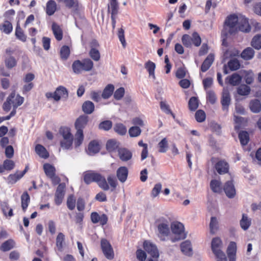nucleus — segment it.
Listing matches in <instances>:
<instances>
[{
	"instance_id": "f257e3e1",
	"label": "nucleus",
	"mask_w": 261,
	"mask_h": 261,
	"mask_svg": "<svg viewBox=\"0 0 261 261\" xmlns=\"http://www.w3.org/2000/svg\"><path fill=\"white\" fill-rule=\"evenodd\" d=\"M83 178L86 184L89 185L93 182H96L98 186L104 191L109 190L110 185L111 191L112 192L114 191L118 185L116 179L113 176L109 175L108 176V183L103 176L92 170L85 172L83 174Z\"/></svg>"
},
{
	"instance_id": "f03ea898",
	"label": "nucleus",
	"mask_w": 261,
	"mask_h": 261,
	"mask_svg": "<svg viewBox=\"0 0 261 261\" xmlns=\"http://www.w3.org/2000/svg\"><path fill=\"white\" fill-rule=\"evenodd\" d=\"M239 18L235 14L229 15L226 18L223 29L222 30V34L225 37L229 35H233L237 32V27Z\"/></svg>"
},
{
	"instance_id": "7ed1b4c3",
	"label": "nucleus",
	"mask_w": 261,
	"mask_h": 261,
	"mask_svg": "<svg viewBox=\"0 0 261 261\" xmlns=\"http://www.w3.org/2000/svg\"><path fill=\"white\" fill-rule=\"evenodd\" d=\"M94 66L93 61L89 58H85L82 61L77 60L74 61L72 65L73 72L76 74H80L83 72L91 71Z\"/></svg>"
},
{
	"instance_id": "20e7f679",
	"label": "nucleus",
	"mask_w": 261,
	"mask_h": 261,
	"mask_svg": "<svg viewBox=\"0 0 261 261\" xmlns=\"http://www.w3.org/2000/svg\"><path fill=\"white\" fill-rule=\"evenodd\" d=\"M211 161L213 164L215 163L214 168L219 174H224L229 172V165L224 160L212 157Z\"/></svg>"
},
{
	"instance_id": "39448f33",
	"label": "nucleus",
	"mask_w": 261,
	"mask_h": 261,
	"mask_svg": "<svg viewBox=\"0 0 261 261\" xmlns=\"http://www.w3.org/2000/svg\"><path fill=\"white\" fill-rule=\"evenodd\" d=\"M172 232L175 235L174 239H172L173 242L186 238V234L184 231V226L180 222L173 223L171 225Z\"/></svg>"
},
{
	"instance_id": "423d86ee",
	"label": "nucleus",
	"mask_w": 261,
	"mask_h": 261,
	"mask_svg": "<svg viewBox=\"0 0 261 261\" xmlns=\"http://www.w3.org/2000/svg\"><path fill=\"white\" fill-rule=\"evenodd\" d=\"M46 176L51 179L53 183H59L60 179L56 175V169L55 166L49 163H45L43 166Z\"/></svg>"
},
{
	"instance_id": "0eeeda50",
	"label": "nucleus",
	"mask_w": 261,
	"mask_h": 261,
	"mask_svg": "<svg viewBox=\"0 0 261 261\" xmlns=\"http://www.w3.org/2000/svg\"><path fill=\"white\" fill-rule=\"evenodd\" d=\"M100 247L105 256L109 260H112L114 258V252L113 248L109 242L106 239H102L100 241Z\"/></svg>"
},
{
	"instance_id": "6e6552de",
	"label": "nucleus",
	"mask_w": 261,
	"mask_h": 261,
	"mask_svg": "<svg viewBox=\"0 0 261 261\" xmlns=\"http://www.w3.org/2000/svg\"><path fill=\"white\" fill-rule=\"evenodd\" d=\"M24 101V98L19 94L16 97V102L13 103V109L10 114L6 116L0 117V124L5 120L10 119L12 117L14 116L16 113L17 108L21 105Z\"/></svg>"
},
{
	"instance_id": "1a4fd4ad",
	"label": "nucleus",
	"mask_w": 261,
	"mask_h": 261,
	"mask_svg": "<svg viewBox=\"0 0 261 261\" xmlns=\"http://www.w3.org/2000/svg\"><path fill=\"white\" fill-rule=\"evenodd\" d=\"M231 102V97L229 91L227 89H223L221 98V104L222 109L226 114L228 112L229 106Z\"/></svg>"
},
{
	"instance_id": "9d476101",
	"label": "nucleus",
	"mask_w": 261,
	"mask_h": 261,
	"mask_svg": "<svg viewBox=\"0 0 261 261\" xmlns=\"http://www.w3.org/2000/svg\"><path fill=\"white\" fill-rule=\"evenodd\" d=\"M143 248L144 250L154 258H158L159 253L155 245L149 241H145L143 243Z\"/></svg>"
},
{
	"instance_id": "9b49d317",
	"label": "nucleus",
	"mask_w": 261,
	"mask_h": 261,
	"mask_svg": "<svg viewBox=\"0 0 261 261\" xmlns=\"http://www.w3.org/2000/svg\"><path fill=\"white\" fill-rule=\"evenodd\" d=\"M158 229L159 231L158 237L161 240L165 241V238L169 236L170 233V229L168 222L162 223L158 225Z\"/></svg>"
},
{
	"instance_id": "f8f14e48",
	"label": "nucleus",
	"mask_w": 261,
	"mask_h": 261,
	"mask_svg": "<svg viewBox=\"0 0 261 261\" xmlns=\"http://www.w3.org/2000/svg\"><path fill=\"white\" fill-rule=\"evenodd\" d=\"M90 217L93 223L96 224L99 222L102 226L107 223L108 220V217L106 214H103L100 216L97 212H92L91 214Z\"/></svg>"
},
{
	"instance_id": "ddd939ff",
	"label": "nucleus",
	"mask_w": 261,
	"mask_h": 261,
	"mask_svg": "<svg viewBox=\"0 0 261 261\" xmlns=\"http://www.w3.org/2000/svg\"><path fill=\"white\" fill-rule=\"evenodd\" d=\"M88 122V117L86 115H81L78 117L74 124L76 132H83V129L86 127Z\"/></svg>"
},
{
	"instance_id": "4468645a",
	"label": "nucleus",
	"mask_w": 261,
	"mask_h": 261,
	"mask_svg": "<svg viewBox=\"0 0 261 261\" xmlns=\"http://www.w3.org/2000/svg\"><path fill=\"white\" fill-rule=\"evenodd\" d=\"M223 190L227 197L229 198H232L236 195V189L232 181H227L225 183Z\"/></svg>"
},
{
	"instance_id": "2eb2a0df",
	"label": "nucleus",
	"mask_w": 261,
	"mask_h": 261,
	"mask_svg": "<svg viewBox=\"0 0 261 261\" xmlns=\"http://www.w3.org/2000/svg\"><path fill=\"white\" fill-rule=\"evenodd\" d=\"M15 96V91H13L11 93V94L9 95V96L7 98L6 100L4 102L2 108L3 111L5 113L9 112L12 107H13V103L16 102V99L15 101H13V99Z\"/></svg>"
},
{
	"instance_id": "dca6fc26",
	"label": "nucleus",
	"mask_w": 261,
	"mask_h": 261,
	"mask_svg": "<svg viewBox=\"0 0 261 261\" xmlns=\"http://www.w3.org/2000/svg\"><path fill=\"white\" fill-rule=\"evenodd\" d=\"M64 4L67 8L72 9L76 13H77L82 8V5L78 0H64Z\"/></svg>"
},
{
	"instance_id": "f3484780",
	"label": "nucleus",
	"mask_w": 261,
	"mask_h": 261,
	"mask_svg": "<svg viewBox=\"0 0 261 261\" xmlns=\"http://www.w3.org/2000/svg\"><path fill=\"white\" fill-rule=\"evenodd\" d=\"M64 195V187L59 185L57 188L55 195V202L56 205H59L62 203Z\"/></svg>"
},
{
	"instance_id": "a211bd4d",
	"label": "nucleus",
	"mask_w": 261,
	"mask_h": 261,
	"mask_svg": "<svg viewBox=\"0 0 261 261\" xmlns=\"http://www.w3.org/2000/svg\"><path fill=\"white\" fill-rule=\"evenodd\" d=\"M215 60V56L213 54H210L202 62L200 70L202 72H206L213 64Z\"/></svg>"
},
{
	"instance_id": "6ab92c4d",
	"label": "nucleus",
	"mask_w": 261,
	"mask_h": 261,
	"mask_svg": "<svg viewBox=\"0 0 261 261\" xmlns=\"http://www.w3.org/2000/svg\"><path fill=\"white\" fill-rule=\"evenodd\" d=\"M238 28L239 31L246 33L250 32L251 30L248 19L244 17L239 18Z\"/></svg>"
},
{
	"instance_id": "aec40b11",
	"label": "nucleus",
	"mask_w": 261,
	"mask_h": 261,
	"mask_svg": "<svg viewBox=\"0 0 261 261\" xmlns=\"http://www.w3.org/2000/svg\"><path fill=\"white\" fill-rule=\"evenodd\" d=\"M54 96V100L56 101H59L61 97L67 98L68 97V90L65 87L60 86L56 89Z\"/></svg>"
},
{
	"instance_id": "412c9836",
	"label": "nucleus",
	"mask_w": 261,
	"mask_h": 261,
	"mask_svg": "<svg viewBox=\"0 0 261 261\" xmlns=\"http://www.w3.org/2000/svg\"><path fill=\"white\" fill-rule=\"evenodd\" d=\"M227 254L229 261H236L237 244L234 242H231L227 249Z\"/></svg>"
},
{
	"instance_id": "4be33fe9",
	"label": "nucleus",
	"mask_w": 261,
	"mask_h": 261,
	"mask_svg": "<svg viewBox=\"0 0 261 261\" xmlns=\"http://www.w3.org/2000/svg\"><path fill=\"white\" fill-rule=\"evenodd\" d=\"M118 153L120 159L123 162H126L130 160L133 155L132 152L125 148H119Z\"/></svg>"
},
{
	"instance_id": "5701e85b",
	"label": "nucleus",
	"mask_w": 261,
	"mask_h": 261,
	"mask_svg": "<svg viewBox=\"0 0 261 261\" xmlns=\"http://www.w3.org/2000/svg\"><path fill=\"white\" fill-rule=\"evenodd\" d=\"M128 170L127 167L121 166L116 171V175L119 180L121 182H124L127 178Z\"/></svg>"
},
{
	"instance_id": "b1692460",
	"label": "nucleus",
	"mask_w": 261,
	"mask_h": 261,
	"mask_svg": "<svg viewBox=\"0 0 261 261\" xmlns=\"http://www.w3.org/2000/svg\"><path fill=\"white\" fill-rule=\"evenodd\" d=\"M119 6L117 0H110L108 4V12L111 16H117L119 13Z\"/></svg>"
},
{
	"instance_id": "393cba45",
	"label": "nucleus",
	"mask_w": 261,
	"mask_h": 261,
	"mask_svg": "<svg viewBox=\"0 0 261 261\" xmlns=\"http://www.w3.org/2000/svg\"><path fill=\"white\" fill-rule=\"evenodd\" d=\"M92 47L89 51V56L90 57L95 61H98L100 58V55L99 50L93 47V46H98L99 44L96 41L94 40L92 42Z\"/></svg>"
},
{
	"instance_id": "a878e982",
	"label": "nucleus",
	"mask_w": 261,
	"mask_h": 261,
	"mask_svg": "<svg viewBox=\"0 0 261 261\" xmlns=\"http://www.w3.org/2000/svg\"><path fill=\"white\" fill-rule=\"evenodd\" d=\"M15 166V162L10 159H7L4 160L3 165H0V173L4 172L5 170L11 171L14 168Z\"/></svg>"
},
{
	"instance_id": "bb28decb",
	"label": "nucleus",
	"mask_w": 261,
	"mask_h": 261,
	"mask_svg": "<svg viewBox=\"0 0 261 261\" xmlns=\"http://www.w3.org/2000/svg\"><path fill=\"white\" fill-rule=\"evenodd\" d=\"M51 30L56 39L60 41L63 36V30L60 26L56 22H53L51 25Z\"/></svg>"
},
{
	"instance_id": "cd10ccee",
	"label": "nucleus",
	"mask_w": 261,
	"mask_h": 261,
	"mask_svg": "<svg viewBox=\"0 0 261 261\" xmlns=\"http://www.w3.org/2000/svg\"><path fill=\"white\" fill-rule=\"evenodd\" d=\"M242 80V77L238 73H233L226 79V83H228L232 86H237L240 84Z\"/></svg>"
},
{
	"instance_id": "c85d7f7f",
	"label": "nucleus",
	"mask_w": 261,
	"mask_h": 261,
	"mask_svg": "<svg viewBox=\"0 0 261 261\" xmlns=\"http://www.w3.org/2000/svg\"><path fill=\"white\" fill-rule=\"evenodd\" d=\"M57 10V5L54 0H49L46 4L45 12L48 16L54 15Z\"/></svg>"
},
{
	"instance_id": "c756f323",
	"label": "nucleus",
	"mask_w": 261,
	"mask_h": 261,
	"mask_svg": "<svg viewBox=\"0 0 261 261\" xmlns=\"http://www.w3.org/2000/svg\"><path fill=\"white\" fill-rule=\"evenodd\" d=\"M222 242L220 238L216 237L213 239L211 243V248L214 253L222 251Z\"/></svg>"
},
{
	"instance_id": "7c9ffc66",
	"label": "nucleus",
	"mask_w": 261,
	"mask_h": 261,
	"mask_svg": "<svg viewBox=\"0 0 261 261\" xmlns=\"http://www.w3.org/2000/svg\"><path fill=\"white\" fill-rule=\"evenodd\" d=\"M181 252L185 255L191 256L192 255V249L191 242L189 241H185L180 244Z\"/></svg>"
},
{
	"instance_id": "2f4dec72",
	"label": "nucleus",
	"mask_w": 261,
	"mask_h": 261,
	"mask_svg": "<svg viewBox=\"0 0 261 261\" xmlns=\"http://www.w3.org/2000/svg\"><path fill=\"white\" fill-rule=\"evenodd\" d=\"M119 143L114 139L108 140L106 143V149L109 152L116 151L119 148Z\"/></svg>"
},
{
	"instance_id": "473e14b6",
	"label": "nucleus",
	"mask_w": 261,
	"mask_h": 261,
	"mask_svg": "<svg viewBox=\"0 0 261 261\" xmlns=\"http://www.w3.org/2000/svg\"><path fill=\"white\" fill-rule=\"evenodd\" d=\"M35 151L36 153L41 158L47 159L49 154L46 148L41 144H37L35 147Z\"/></svg>"
},
{
	"instance_id": "72a5a7b5",
	"label": "nucleus",
	"mask_w": 261,
	"mask_h": 261,
	"mask_svg": "<svg viewBox=\"0 0 261 261\" xmlns=\"http://www.w3.org/2000/svg\"><path fill=\"white\" fill-rule=\"evenodd\" d=\"M30 202V197L28 192H24L21 196V205L24 212H25Z\"/></svg>"
},
{
	"instance_id": "f704fd0d",
	"label": "nucleus",
	"mask_w": 261,
	"mask_h": 261,
	"mask_svg": "<svg viewBox=\"0 0 261 261\" xmlns=\"http://www.w3.org/2000/svg\"><path fill=\"white\" fill-rule=\"evenodd\" d=\"M100 147L96 140L91 141L88 145V151L90 154H94L99 151Z\"/></svg>"
},
{
	"instance_id": "c9c22d12",
	"label": "nucleus",
	"mask_w": 261,
	"mask_h": 261,
	"mask_svg": "<svg viewBox=\"0 0 261 261\" xmlns=\"http://www.w3.org/2000/svg\"><path fill=\"white\" fill-rule=\"evenodd\" d=\"M210 188L214 193H220L222 191L221 182L217 179L211 181Z\"/></svg>"
},
{
	"instance_id": "e433bc0d",
	"label": "nucleus",
	"mask_w": 261,
	"mask_h": 261,
	"mask_svg": "<svg viewBox=\"0 0 261 261\" xmlns=\"http://www.w3.org/2000/svg\"><path fill=\"white\" fill-rule=\"evenodd\" d=\"M4 61L6 67L9 69L15 67L17 64V60L13 56H6Z\"/></svg>"
},
{
	"instance_id": "4c0bfd02",
	"label": "nucleus",
	"mask_w": 261,
	"mask_h": 261,
	"mask_svg": "<svg viewBox=\"0 0 261 261\" xmlns=\"http://www.w3.org/2000/svg\"><path fill=\"white\" fill-rule=\"evenodd\" d=\"M114 89L115 87L113 85L108 84L103 89L101 97L105 99L109 98L113 94Z\"/></svg>"
},
{
	"instance_id": "58836bf2",
	"label": "nucleus",
	"mask_w": 261,
	"mask_h": 261,
	"mask_svg": "<svg viewBox=\"0 0 261 261\" xmlns=\"http://www.w3.org/2000/svg\"><path fill=\"white\" fill-rule=\"evenodd\" d=\"M94 105L91 101H86L82 105V110L83 112L87 114L92 113L94 110Z\"/></svg>"
},
{
	"instance_id": "ea45409f",
	"label": "nucleus",
	"mask_w": 261,
	"mask_h": 261,
	"mask_svg": "<svg viewBox=\"0 0 261 261\" xmlns=\"http://www.w3.org/2000/svg\"><path fill=\"white\" fill-rule=\"evenodd\" d=\"M84 139V136L83 132H76L75 134V137L73 141L74 147L77 148L80 146L83 142Z\"/></svg>"
},
{
	"instance_id": "a19ab883",
	"label": "nucleus",
	"mask_w": 261,
	"mask_h": 261,
	"mask_svg": "<svg viewBox=\"0 0 261 261\" xmlns=\"http://www.w3.org/2000/svg\"><path fill=\"white\" fill-rule=\"evenodd\" d=\"M15 36L17 39L22 42H25L27 40V36L25 35L24 31L21 28L18 22L17 23L15 29Z\"/></svg>"
},
{
	"instance_id": "79ce46f5",
	"label": "nucleus",
	"mask_w": 261,
	"mask_h": 261,
	"mask_svg": "<svg viewBox=\"0 0 261 261\" xmlns=\"http://www.w3.org/2000/svg\"><path fill=\"white\" fill-rule=\"evenodd\" d=\"M254 55V50L251 47H247L242 51L241 56L243 59L249 60L253 57Z\"/></svg>"
},
{
	"instance_id": "37998d69",
	"label": "nucleus",
	"mask_w": 261,
	"mask_h": 261,
	"mask_svg": "<svg viewBox=\"0 0 261 261\" xmlns=\"http://www.w3.org/2000/svg\"><path fill=\"white\" fill-rule=\"evenodd\" d=\"M70 54V48L67 45H63L60 50V56L61 60L65 61L69 57Z\"/></svg>"
},
{
	"instance_id": "c03bdc74",
	"label": "nucleus",
	"mask_w": 261,
	"mask_h": 261,
	"mask_svg": "<svg viewBox=\"0 0 261 261\" xmlns=\"http://www.w3.org/2000/svg\"><path fill=\"white\" fill-rule=\"evenodd\" d=\"M251 223V219L247 217L246 214H243L242 215V218L240 222L241 228L246 230L249 227Z\"/></svg>"
},
{
	"instance_id": "a18cd8bd",
	"label": "nucleus",
	"mask_w": 261,
	"mask_h": 261,
	"mask_svg": "<svg viewBox=\"0 0 261 261\" xmlns=\"http://www.w3.org/2000/svg\"><path fill=\"white\" fill-rule=\"evenodd\" d=\"M239 138L242 145H246L249 141V135L247 132L242 130L239 134Z\"/></svg>"
},
{
	"instance_id": "49530a36",
	"label": "nucleus",
	"mask_w": 261,
	"mask_h": 261,
	"mask_svg": "<svg viewBox=\"0 0 261 261\" xmlns=\"http://www.w3.org/2000/svg\"><path fill=\"white\" fill-rule=\"evenodd\" d=\"M15 243L11 240H8L4 242L1 246L0 249L3 252H6L10 250L14 247Z\"/></svg>"
},
{
	"instance_id": "de8ad7c7",
	"label": "nucleus",
	"mask_w": 261,
	"mask_h": 261,
	"mask_svg": "<svg viewBox=\"0 0 261 261\" xmlns=\"http://www.w3.org/2000/svg\"><path fill=\"white\" fill-rule=\"evenodd\" d=\"M250 108L253 113H258L261 111V103L259 100L254 99L250 102Z\"/></svg>"
},
{
	"instance_id": "09e8293b",
	"label": "nucleus",
	"mask_w": 261,
	"mask_h": 261,
	"mask_svg": "<svg viewBox=\"0 0 261 261\" xmlns=\"http://www.w3.org/2000/svg\"><path fill=\"white\" fill-rule=\"evenodd\" d=\"M1 209L5 216L10 217L13 216V210L9 207L7 202H3L1 204Z\"/></svg>"
},
{
	"instance_id": "8fccbe9b",
	"label": "nucleus",
	"mask_w": 261,
	"mask_h": 261,
	"mask_svg": "<svg viewBox=\"0 0 261 261\" xmlns=\"http://www.w3.org/2000/svg\"><path fill=\"white\" fill-rule=\"evenodd\" d=\"M65 241V236L62 232H59L56 238V246L58 250L61 251Z\"/></svg>"
},
{
	"instance_id": "3c124183",
	"label": "nucleus",
	"mask_w": 261,
	"mask_h": 261,
	"mask_svg": "<svg viewBox=\"0 0 261 261\" xmlns=\"http://www.w3.org/2000/svg\"><path fill=\"white\" fill-rule=\"evenodd\" d=\"M219 228L218 221L215 217H212L210 223V232L215 234Z\"/></svg>"
},
{
	"instance_id": "603ef678",
	"label": "nucleus",
	"mask_w": 261,
	"mask_h": 261,
	"mask_svg": "<svg viewBox=\"0 0 261 261\" xmlns=\"http://www.w3.org/2000/svg\"><path fill=\"white\" fill-rule=\"evenodd\" d=\"M145 67L149 73L150 76L155 78L154 70L155 64L153 62L148 61L145 64Z\"/></svg>"
},
{
	"instance_id": "864d4df0",
	"label": "nucleus",
	"mask_w": 261,
	"mask_h": 261,
	"mask_svg": "<svg viewBox=\"0 0 261 261\" xmlns=\"http://www.w3.org/2000/svg\"><path fill=\"white\" fill-rule=\"evenodd\" d=\"M158 151L160 153H165L168 148V143L166 138H163L158 144Z\"/></svg>"
},
{
	"instance_id": "5fc2aeb1",
	"label": "nucleus",
	"mask_w": 261,
	"mask_h": 261,
	"mask_svg": "<svg viewBox=\"0 0 261 261\" xmlns=\"http://www.w3.org/2000/svg\"><path fill=\"white\" fill-rule=\"evenodd\" d=\"M22 177L19 171H17L14 174H11L8 177V183L9 184H14Z\"/></svg>"
},
{
	"instance_id": "6e6d98bb",
	"label": "nucleus",
	"mask_w": 261,
	"mask_h": 261,
	"mask_svg": "<svg viewBox=\"0 0 261 261\" xmlns=\"http://www.w3.org/2000/svg\"><path fill=\"white\" fill-rule=\"evenodd\" d=\"M198 99L197 97L193 96L189 99L188 107L191 111H195L198 107Z\"/></svg>"
},
{
	"instance_id": "4d7b16f0",
	"label": "nucleus",
	"mask_w": 261,
	"mask_h": 261,
	"mask_svg": "<svg viewBox=\"0 0 261 261\" xmlns=\"http://www.w3.org/2000/svg\"><path fill=\"white\" fill-rule=\"evenodd\" d=\"M114 130L120 135H124L127 132L126 127L122 123H116L114 126Z\"/></svg>"
},
{
	"instance_id": "13d9d810",
	"label": "nucleus",
	"mask_w": 261,
	"mask_h": 261,
	"mask_svg": "<svg viewBox=\"0 0 261 261\" xmlns=\"http://www.w3.org/2000/svg\"><path fill=\"white\" fill-rule=\"evenodd\" d=\"M191 39L192 45L193 44L196 47H198L200 45L201 39L197 32H194L192 33Z\"/></svg>"
},
{
	"instance_id": "bf43d9fd",
	"label": "nucleus",
	"mask_w": 261,
	"mask_h": 261,
	"mask_svg": "<svg viewBox=\"0 0 261 261\" xmlns=\"http://www.w3.org/2000/svg\"><path fill=\"white\" fill-rule=\"evenodd\" d=\"M60 134L62 136L63 139L72 138L73 136L70 132V129L68 127H61L59 130Z\"/></svg>"
},
{
	"instance_id": "052dcab7",
	"label": "nucleus",
	"mask_w": 261,
	"mask_h": 261,
	"mask_svg": "<svg viewBox=\"0 0 261 261\" xmlns=\"http://www.w3.org/2000/svg\"><path fill=\"white\" fill-rule=\"evenodd\" d=\"M251 45L256 49L261 48V35H255L253 38Z\"/></svg>"
},
{
	"instance_id": "680f3d73",
	"label": "nucleus",
	"mask_w": 261,
	"mask_h": 261,
	"mask_svg": "<svg viewBox=\"0 0 261 261\" xmlns=\"http://www.w3.org/2000/svg\"><path fill=\"white\" fill-rule=\"evenodd\" d=\"M1 29L3 30V32L5 34H9L13 30V26L9 21L6 20L2 24Z\"/></svg>"
},
{
	"instance_id": "e2e57ef3",
	"label": "nucleus",
	"mask_w": 261,
	"mask_h": 261,
	"mask_svg": "<svg viewBox=\"0 0 261 261\" xmlns=\"http://www.w3.org/2000/svg\"><path fill=\"white\" fill-rule=\"evenodd\" d=\"M73 139L72 138H69L68 139H63L60 142V145L61 147L66 149H70L73 144Z\"/></svg>"
},
{
	"instance_id": "0e129e2a",
	"label": "nucleus",
	"mask_w": 261,
	"mask_h": 261,
	"mask_svg": "<svg viewBox=\"0 0 261 261\" xmlns=\"http://www.w3.org/2000/svg\"><path fill=\"white\" fill-rule=\"evenodd\" d=\"M228 67L231 71H235L238 70L240 67V64L239 61L236 59H233L230 60L228 62Z\"/></svg>"
},
{
	"instance_id": "69168bd1",
	"label": "nucleus",
	"mask_w": 261,
	"mask_h": 261,
	"mask_svg": "<svg viewBox=\"0 0 261 261\" xmlns=\"http://www.w3.org/2000/svg\"><path fill=\"white\" fill-rule=\"evenodd\" d=\"M141 129L139 126H132L128 129V134L131 137H137L140 135Z\"/></svg>"
},
{
	"instance_id": "338daca9",
	"label": "nucleus",
	"mask_w": 261,
	"mask_h": 261,
	"mask_svg": "<svg viewBox=\"0 0 261 261\" xmlns=\"http://www.w3.org/2000/svg\"><path fill=\"white\" fill-rule=\"evenodd\" d=\"M237 92L239 95H247L250 92V88L247 85H242L238 88Z\"/></svg>"
},
{
	"instance_id": "774afa93",
	"label": "nucleus",
	"mask_w": 261,
	"mask_h": 261,
	"mask_svg": "<svg viewBox=\"0 0 261 261\" xmlns=\"http://www.w3.org/2000/svg\"><path fill=\"white\" fill-rule=\"evenodd\" d=\"M195 119L198 122H202L205 120L206 115L204 111L198 110L195 115Z\"/></svg>"
}]
</instances>
